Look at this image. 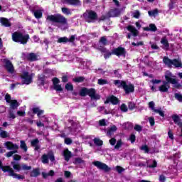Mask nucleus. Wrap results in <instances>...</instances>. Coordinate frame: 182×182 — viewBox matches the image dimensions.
Wrapping results in <instances>:
<instances>
[{"label": "nucleus", "mask_w": 182, "mask_h": 182, "mask_svg": "<svg viewBox=\"0 0 182 182\" xmlns=\"http://www.w3.org/2000/svg\"><path fill=\"white\" fill-rule=\"evenodd\" d=\"M112 55H115L116 56L120 57V56H126V48L123 47H118L116 48H114L112 50Z\"/></svg>", "instance_id": "nucleus-11"}, {"label": "nucleus", "mask_w": 182, "mask_h": 182, "mask_svg": "<svg viewBox=\"0 0 182 182\" xmlns=\"http://www.w3.org/2000/svg\"><path fill=\"white\" fill-rule=\"evenodd\" d=\"M174 97L176 100H178V102H182V95L181 94L176 92L174 94Z\"/></svg>", "instance_id": "nucleus-44"}, {"label": "nucleus", "mask_w": 182, "mask_h": 182, "mask_svg": "<svg viewBox=\"0 0 182 182\" xmlns=\"http://www.w3.org/2000/svg\"><path fill=\"white\" fill-rule=\"evenodd\" d=\"M3 62L4 63V68L7 72H9V73H14V72H15V68H14V64H12L11 60L5 58Z\"/></svg>", "instance_id": "nucleus-9"}, {"label": "nucleus", "mask_w": 182, "mask_h": 182, "mask_svg": "<svg viewBox=\"0 0 182 182\" xmlns=\"http://www.w3.org/2000/svg\"><path fill=\"white\" fill-rule=\"evenodd\" d=\"M4 146H6L7 150H18L19 149L18 145L14 144L11 141L5 142Z\"/></svg>", "instance_id": "nucleus-18"}, {"label": "nucleus", "mask_w": 182, "mask_h": 182, "mask_svg": "<svg viewBox=\"0 0 182 182\" xmlns=\"http://www.w3.org/2000/svg\"><path fill=\"white\" fill-rule=\"evenodd\" d=\"M33 75H31L30 77H26L23 78V85H31L33 82Z\"/></svg>", "instance_id": "nucleus-32"}, {"label": "nucleus", "mask_w": 182, "mask_h": 182, "mask_svg": "<svg viewBox=\"0 0 182 182\" xmlns=\"http://www.w3.org/2000/svg\"><path fill=\"white\" fill-rule=\"evenodd\" d=\"M26 58L29 62H36L38 60V55L35 53H28Z\"/></svg>", "instance_id": "nucleus-24"}, {"label": "nucleus", "mask_w": 182, "mask_h": 182, "mask_svg": "<svg viewBox=\"0 0 182 182\" xmlns=\"http://www.w3.org/2000/svg\"><path fill=\"white\" fill-rule=\"evenodd\" d=\"M53 86H56L58 83L60 82V80H58V77H54L52 80Z\"/></svg>", "instance_id": "nucleus-53"}, {"label": "nucleus", "mask_w": 182, "mask_h": 182, "mask_svg": "<svg viewBox=\"0 0 182 182\" xmlns=\"http://www.w3.org/2000/svg\"><path fill=\"white\" fill-rule=\"evenodd\" d=\"M9 104V119H16V116H15V113H16V111L15 109H18L21 104L16 100H12Z\"/></svg>", "instance_id": "nucleus-7"}, {"label": "nucleus", "mask_w": 182, "mask_h": 182, "mask_svg": "<svg viewBox=\"0 0 182 182\" xmlns=\"http://www.w3.org/2000/svg\"><path fill=\"white\" fill-rule=\"evenodd\" d=\"M148 14L149 16H157V15H159V9H155L152 11H149Z\"/></svg>", "instance_id": "nucleus-35"}, {"label": "nucleus", "mask_w": 182, "mask_h": 182, "mask_svg": "<svg viewBox=\"0 0 182 182\" xmlns=\"http://www.w3.org/2000/svg\"><path fill=\"white\" fill-rule=\"evenodd\" d=\"M99 43H102L104 46H106V45H107V38H106V37H105V36H102L100 38Z\"/></svg>", "instance_id": "nucleus-40"}, {"label": "nucleus", "mask_w": 182, "mask_h": 182, "mask_svg": "<svg viewBox=\"0 0 182 182\" xmlns=\"http://www.w3.org/2000/svg\"><path fill=\"white\" fill-rule=\"evenodd\" d=\"M85 163V161L82 159V158H75V161H73L74 164H83Z\"/></svg>", "instance_id": "nucleus-37"}, {"label": "nucleus", "mask_w": 182, "mask_h": 182, "mask_svg": "<svg viewBox=\"0 0 182 182\" xmlns=\"http://www.w3.org/2000/svg\"><path fill=\"white\" fill-rule=\"evenodd\" d=\"M114 85L117 86L119 89L122 88L125 92V95H130L134 92V85L129 83L127 85V82L125 80H114Z\"/></svg>", "instance_id": "nucleus-1"}, {"label": "nucleus", "mask_w": 182, "mask_h": 182, "mask_svg": "<svg viewBox=\"0 0 182 182\" xmlns=\"http://www.w3.org/2000/svg\"><path fill=\"white\" fill-rule=\"evenodd\" d=\"M99 126H106V119H102L99 121Z\"/></svg>", "instance_id": "nucleus-64"}, {"label": "nucleus", "mask_w": 182, "mask_h": 182, "mask_svg": "<svg viewBox=\"0 0 182 182\" xmlns=\"http://www.w3.org/2000/svg\"><path fill=\"white\" fill-rule=\"evenodd\" d=\"M171 119L175 124H177L181 129V137H182V119L178 114H173Z\"/></svg>", "instance_id": "nucleus-15"}, {"label": "nucleus", "mask_w": 182, "mask_h": 182, "mask_svg": "<svg viewBox=\"0 0 182 182\" xmlns=\"http://www.w3.org/2000/svg\"><path fill=\"white\" fill-rule=\"evenodd\" d=\"M165 79H166V82L168 83H171L172 85V83H176V79L173 78V73H166L165 74Z\"/></svg>", "instance_id": "nucleus-16"}, {"label": "nucleus", "mask_w": 182, "mask_h": 182, "mask_svg": "<svg viewBox=\"0 0 182 182\" xmlns=\"http://www.w3.org/2000/svg\"><path fill=\"white\" fill-rule=\"evenodd\" d=\"M94 144L96 146H103V141L100 140V139L95 138L94 139Z\"/></svg>", "instance_id": "nucleus-38"}, {"label": "nucleus", "mask_w": 182, "mask_h": 182, "mask_svg": "<svg viewBox=\"0 0 182 182\" xmlns=\"http://www.w3.org/2000/svg\"><path fill=\"white\" fill-rule=\"evenodd\" d=\"M63 4L71 5L73 6H77L80 5V0H64Z\"/></svg>", "instance_id": "nucleus-19"}, {"label": "nucleus", "mask_w": 182, "mask_h": 182, "mask_svg": "<svg viewBox=\"0 0 182 182\" xmlns=\"http://www.w3.org/2000/svg\"><path fill=\"white\" fill-rule=\"evenodd\" d=\"M0 23L2 26H4V28H10V26H12V23L9 21V19L5 17L0 18Z\"/></svg>", "instance_id": "nucleus-17"}, {"label": "nucleus", "mask_w": 182, "mask_h": 182, "mask_svg": "<svg viewBox=\"0 0 182 182\" xmlns=\"http://www.w3.org/2000/svg\"><path fill=\"white\" fill-rule=\"evenodd\" d=\"M163 63H164V65L168 66V68H171L172 66H174V68H181L182 69L181 61L178 59L173 58L171 60L168 56H164L163 58Z\"/></svg>", "instance_id": "nucleus-6"}, {"label": "nucleus", "mask_w": 182, "mask_h": 182, "mask_svg": "<svg viewBox=\"0 0 182 182\" xmlns=\"http://www.w3.org/2000/svg\"><path fill=\"white\" fill-rule=\"evenodd\" d=\"M112 55H113L112 51V52H109V51L108 50L107 52H106V53L104 54V58H105V59H109V58H110V56H112Z\"/></svg>", "instance_id": "nucleus-51"}, {"label": "nucleus", "mask_w": 182, "mask_h": 182, "mask_svg": "<svg viewBox=\"0 0 182 182\" xmlns=\"http://www.w3.org/2000/svg\"><path fill=\"white\" fill-rule=\"evenodd\" d=\"M129 141H131V143H134V141H136V135H134V134H132L129 136Z\"/></svg>", "instance_id": "nucleus-57"}, {"label": "nucleus", "mask_w": 182, "mask_h": 182, "mask_svg": "<svg viewBox=\"0 0 182 182\" xmlns=\"http://www.w3.org/2000/svg\"><path fill=\"white\" fill-rule=\"evenodd\" d=\"M133 17L135 18L136 19H139V18H140V11H139V10H136L133 14Z\"/></svg>", "instance_id": "nucleus-55"}, {"label": "nucleus", "mask_w": 182, "mask_h": 182, "mask_svg": "<svg viewBox=\"0 0 182 182\" xmlns=\"http://www.w3.org/2000/svg\"><path fill=\"white\" fill-rule=\"evenodd\" d=\"M33 114H37L38 117H41L43 114L44 111L39 109V107H33L32 109Z\"/></svg>", "instance_id": "nucleus-27"}, {"label": "nucleus", "mask_w": 182, "mask_h": 182, "mask_svg": "<svg viewBox=\"0 0 182 182\" xmlns=\"http://www.w3.org/2000/svg\"><path fill=\"white\" fill-rule=\"evenodd\" d=\"M123 144V142H122V139H119L117 141L116 145L114 146V149L116 150H119V149H120L122 147V145Z\"/></svg>", "instance_id": "nucleus-42"}, {"label": "nucleus", "mask_w": 182, "mask_h": 182, "mask_svg": "<svg viewBox=\"0 0 182 182\" xmlns=\"http://www.w3.org/2000/svg\"><path fill=\"white\" fill-rule=\"evenodd\" d=\"M46 20L53 23L60 25H68V18L60 14H55L47 16Z\"/></svg>", "instance_id": "nucleus-3"}, {"label": "nucleus", "mask_w": 182, "mask_h": 182, "mask_svg": "<svg viewBox=\"0 0 182 182\" xmlns=\"http://www.w3.org/2000/svg\"><path fill=\"white\" fill-rule=\"evenodd\" d=\"M163 83L164 84L159 86V92H168V89H170V85H168V82H166V81H164Z\"/></svg>", "instance_id": "nucleus-22"}, {"label": "nucleus", "mask_w": 182, "mask_h": 182, "mask_svg": "<svg viewBox=\"0 0 182 182\" xmlns=\"http://www.w3.org/2000/svg\"><path fill=\"white\" fill-rule=\"evenodd\" d=\"M31 147H34L35 151H38L41 149V145H39V139H35L31 141Z\"/></svg>", "instance_id": "nucleus-21"}, {"label": "nucleus", "mask_w": 182, "mask_h": 182, "mask_svg": "<svg viewBox=\"0 0 182 182\" xmlns=\"http://www.w3.org/2000/svg\"><path fill=\"white\" fill-rule=\"evenodd\" d=\"M172 85H174L173 87H175V89H180V87H181L182 86L181 84L178 83L176 79V83H172Z\"/></svg>", "instance_id": "nucleus-59"}, {"label": "nucleus", "mask_w": 182, "mask_h": 182, "mask_svg": "<svg viewBox=\"0 0 182 182\" xmlns=\"http://www.w3.org/2000/svg\"><path fill=\"white\" fill-rule=\"evenodd\" d=\"M127 29L129 31V32H131V33H132L133 36L134 37L139 35V31H137V29H136V28L132 25L128 26Z\"/></svg>", "instance_id": "nucleus-25"}, {"label": "nucleus", "mask_w": 182, "mask_h": 182, "mask_svg": "<svg viewBox=\"0 0 182 182\" xmlns=\"http://www.w3.org/2000/svg\"><path fill=\"white\" fill-rule=\"evenodd\" d=\"M93 166H95V167L98 168L99 170H103L105 173H109L112 170L109 166H107L106 164L103 162H100L99 161H96L92 162Z\"/></svg>", "instance_id": "nucleus-8"}, {"label": "nucleus", "mask_w": 182, "mask_h": 182, "mask_svg": "<svg viewBox=\"0 0 182 182\" xmlns=\"http://www.w3.org/2000/svg\"><path fill=\"white\" fill-rule=\"evenodd\" d=\"M140 150H143L144 153H149L150 152V148L147 145H143L140 147Z\"/></svg>", "instance_id": "nucleus-41"}, {"label": "nucleus", "mask_w": 182, "mask_h": 182, "mask_svg": "<svg viewBox=\"0 0 182 182\" xmlns=\"http://www.w3.org/2000/svg\"><path fill=\"white\" fill-rule=\"evenodd\" d=\"M11 164L13 168L16 170V171H21V164H19L18 162L11 161Z\"/></svg>", "instance_id": "nucleus-30"}, {"label": "nucleus", "mask_w": 182, "mask_h": 182, "mask_svg": "<svg viewBox=\"0 0 182 182\" xmlns=\"http://www.w3.org/2000/svg\"><path fill=\"white\" fill-rule=\"evenodd\" d=\"M117 141V140L116 139V138H111L109 139V144H111V146H114Z\"/></svg>", "instance_id": "nucleus-62"}, {"label": "nucleus", "mask_w": 182, "mask_h": 182, "mask_svg": "<svg viewBox=\"0 0 182 182\" xmlns=\"http://www.w3.org/2000/svg\"><path fill=\"white\" fill-rule=\"evenodd\" d=\"M134 130H136V132H138L139 133H140V132H142L143 130V127H141L139 124H136L134 127Z\"/></svg>", "instance_id": "nucleus-46"}, {"label": "nucleus", "mask_w": 182, "mask_h": 182, "mask_svg": "<svg viewBox=\"0 0 182 182\" xmlns=\"http://www.w3.org/2000/svg\"><path fill=\"white\" fill-rule=\"evenodd\" d=\"M28 41H29V34L23 35V45H26Z\"/></svg>", "instance_id": "nucleus-52"}, {"label": "nucleus", "mask_w": 182, "mask_h": 182, "mask_svg": "<svg viewBox=\"0 0 182 182\" xmlns=\"http://www.w3.org/2000/svg\"><path fill=\"white\" fill-rule=\"evenodd\" d=\"M121 11L119 9L115 8L113 9H110L107 13V16L108 18H117V16H120Z\"/></svg>", "instance_id": "nucleus-14"}, {"label": "nucleus", "mask_w": 182, "mask_h": 182, "mask_svg": "<svg viewBox=\"0 0 182 182\" xmlns=\"http://www.w3.org/2000/svg\"><path fill=\"white\" fill-rule=\"evenodd\" d=\"M124 170V168H123L122 166H116V171H117V173H119V174L123 173V171Z\"/></svg>", "instance_id": "nucleus-60"}, {"label": "nucleus", "mask_w": 182, "mask_h": 182, "mask_svg": "<svg viewBox=\"0 0 182 182\" xmlns=\"http://www.w3.org/2000/svg\"><path fill=\"white\" fill-rule=\"evenodd\" d=\"M121 110L122 112H124V113H126V112H127L128 109H127V105H126V104H122L121 105V107H120Z\"/></svg>", "instance_id": "nucleus-56"}, {"label": "nucleus", "mask_w": 182, "mask_h": 182, "mask_svg": "<svg viewBox=\"0 0 182 182\" xmlns=\"http://www.w3.org/2000/svg\"><path fill=\"white\" fill-rule=\"evenodd\" d=\"M0 168H1L2 171H4V173H9V176L10 177H14V178H17L18 180H23V176L18 174V173H15V171H14V169L12 168H11V166H3L2 165V161L0 160Z\"/></svg>", "instance_id": "nucleus-5"}, {"label": "nucleus", "mask_w": 182, "mask_h": 182, "mask_svg": "<svg viewBox=\"0 0 182 182\" xmlns=\"http://www.w3.org/2000/svg\"><path fill=\"white\" fill-rule=\"evenodd\" d=\"M41 161L43 164H48L49 163V156L48 154H44L41 156Z\"/></svg>", "instance_id": "nucleus-33"}, {"label": "nucleus", "mask_w": 182, "mask_h": 182, "mask_svg": "<svg viewBox=\"0 0 182 182\" xmlns=\"http://www.w3.org/2000/svg\"><path fill=\"white\" fill-rule=\"evenodd\" d=\"M73 82H74L75 83H82V82H85V77H75L73 78Z\"/></svg>", "instance_id": "nucleus-31"}, {"label": "nucleus", "mask_w": 182, "mask_h": 182, "mask_svg": "<svg viewBox=\"0 0 182 182\" xmlns=\"http://www.w3.org/2000/svg\"><path fill=\"white\" fill-rule=\"evenodd\" d=\"M149 120L150 126L153 127V126L156 124V122L154 121V117H151L149 118Z\"/></svg>", "instance_id": "nucleus-54"}, {"label": "nucleus", "mask_w": 182, "mask_h": 182, "mask_svg": "<svg viewBox=\"0 0 182 182\" xmlns=\"http://www.w3.org/2000/svg\"><path fill=\"white\" fill-rule=\"evenodd\" d=\"M109 103H112V105H116L120 103V100H119V98H117V97L114 95H111L107 97L106 100L105 101V105H107Z\"/></svg>", "instance_id": "nucleus-13"}, {"label": "nucleus", "mask_w": 182, "mask_h": 182, "mask_svg": "<svg viewBox=\"0 0 182 182\" xmlns=\"http://www.w3.org/2000/svg\"><path fill=\"white\" fill-rule=\"evenodd\" d=\"M149 29L151 32H156V31H157V27L156 26V24L151 23L149 24Z\"/></svg>", "instance_id": "nucleus-45"}, {"label": "nucleus", "mask_w": 182, "mask_h": 182, "mask_svg": "<svg viewBox=\"0 0 182 182\" xmlns=\"http://www.w3.org/2000/svg\"><path fill=\"white\" fill-rule=\"evenodd\" d=\"M97 83L100 86H103V85H107L109 82H107V80L100 78L98 80Z\"/></svg>", "instance_id": "nucleus-39"}, {"label": "nucleus", "mask_w": 182, "mask_h": 182, "mask_svg": "<svg viewBox=\"0 0 182 182\" xmlns=\"http://www.w3.org/2000/svg\"><path fill=\"white\" fill-rule=\"evenodd\" d=\"M82 16L85 22L88 23H93V22H96L98 19L97 13L93 10H87L86 12L82 14Z\"/></svg>", "instance_id": "nucleus-4"}, {"label": "nucleus", "mask_w": 182, "mask_h": 182, "mask_svg": "<svg viewBox=\"0 0 182 182\" xmlns=\"http://www.w3.org/2000/svg\"><path fill=\"white\" fill-rule=\"evenodd\" d=\"M149 168H156L157 167V161L154 160L153 164L148 166Z\"/></svg>", "instance_id": "nucleus-58"}, {"label": "nucleus", "mask_w": 182, "mask_h": 182, "mask_svg": "<svg viewBox=\"0 0 182 182\" xmlns=\"http://www.w3.org/2000/svg\"><path fill=\"white\" fill-rule=\"evenodd\" d=\"M46 79V76L45 75H38V86H45Z\"/></svg>", "instance_id": "nucleus-26"}, {"label": "nucleus", "mask_w": 182, "mask_h": 182, "mask_svg": "<svg viewBox=\"0 0 182 182\" xmlns=\"http://www.w3.org/2000/svg\"><path fill=\"white\" fill-rule=\"evenodd\" d=\"M108 18L107 16L102 15L99 18H97L98 22H102V21H106V18Z\"/></svg>", "instance_id": "nucleus-63"}, {"label": "nucleus", "mask_w": 182, "mask_h": 182, "mask_svg": "<svg viewBox=\"0 0 182 182\" xmlns=\"http://www.w3.org/2000/svg\"><path fill=\"white\" fill-rule=\"evenodd\" d=\"M4 99L6 102V103H10L12 102V100H11V95H9L8 93L6 94Z\"/></svg>", "instance_id": "nucleus-47"}, {"label": "nucleus", "mask_w": 182, "mask_h": 182, "mask_svg": "<svg viewBox=\"0 0 182 182\" xmlns=\"http://www.w3.org/2000/svg\"><path fill=\"white\" fill-rule=\"evenodd\" d=\"M32 14H33L36 19H41L42 16H43V13L42 12V10L38 9V10H31Z\"/></svg>", "instance_id": "nucleus-23"}, {"label": "nucleus", "mask_w": 182, "mask_h": 182, "mask_svg": "<svg viewBox=\"0 0 182 182\" xmlns=\"http://www.w3.org/2000/svg\"><path fill=\"white\" fill-rule=\"evenodd\" d=\"M128 109L130 110H134V109H136V104L133 102H128Z\"/></svg>", "instance_id": "nucleus-43"}, {"label": "nucleus", "mask_w": 182, "mask_h": 182, "mask_svg": "<svg viewBox=\"0 0 182 182\" xmlns=\"http://www.w3.org/2000/svg\"><path fill=\"white\" fill-rule=\"evenodd\" d=\"M48 154L49 160H50V161H52V162L55 161V155L53 154V153L49 152Z\"/></svg>", "instance_id": "nucleus-49"}, {"label": "nucleus", "mask_w": 182, "mask_h": 182, "mask_svg": "<svg viewBox=\"0 0 182 182\" xmlns=\"http://www.w3.org/2000/svg\"><path fill=\"white\" fill-rule=\"evenodd\" d=\"M12 39L14 42H20L23 45V34H22V33L14 32L12 34Z\"/></svg>", "instance_id": "nucleus-12"}, {"label": "nucleus", "mask_w": 182, "mask_h": 182, "mask_svg": "<svg viewBox=\"0 0 182 182\" xmlns=\"http://www.w3.org/2000/svg\"><path fill=\"white\" fill-rule=\"evenodd\" d=\"M75 39H76V34L72 35L70 38L68 37L59 38L57 42L58 43H68V42H70V43H75Z\"/></svg>", "instance_id": "nucleus-10"}, {"label": "nucleus", "mask_w": 182, "mask_h": 182, "mask_svg": "<svg viewBox=\"0 0 182 182\" xmlns=\"http://www.w3.org/2000/svg\"><path fill=\"white\" fill-rule=\"evenodd\" d=\"M73 143V141L70 138H65V144L68 145H70Z\"/></svg>", "instance_id": "nucleus-61"}, {"label": "nucleus", "mask_w": 182, "mask_h": 182, "mask_svg": "<svg viewBox=\"0 0 182 182\" xmlns=\"http://www.w3.org/2000/svg\"><path fill=\"white\" fill-rule=\"evenodd\" d=\"M65 90L68 92H73V85L71 82H68L65 86Z\"/></svg>", "instance_id": "nucleus-36"}, {"label": "nucleus", "mask_w": 182, "mask_h": 182, "mask_svg": "<svg viewBox=\"0 0 182 182\" xmlns=\"http://www.w3.org/2000/svg\"><path fill=\"white\" fill-rule=\"evenodd\" d=\"M79 95L81 96V97H86V96H89L93 100H100L101 97L100 95L96 93V89H89L85 87L80 89Z\"/></svg>", "instance_id": "nucleus-2"}, {"label": "nucleus", "mask_w": 182, "mask_h": 182, "mask_svg": "<svg viewBox=\"0 0 182 182\" xmlns=\"http://www.w3.org/2000/svg\"><path fill=\"white\" fill-rule=\"evenodd\" d=\"M61 11L64 15H72V11H70V9L66 7H62Z\"/></svg>", "instance_id": "nucleus-34"}, {"label": "nucleus", "mask_w": 182, "mask_h": 182, "mask_svg": "<svg viewBox=\"0 0 182 182\" xmlns=\"http://www.w3.org/2000/svg\"><path fill=\"white\" fill-rule=\"evenodd\" d=\"M41 174V170L39 168H36L33 169L31 172H30V177H39Z\"/></svg>", "instance_id": "nucleus-28"}, {"label": "nucleus", "mask_w": 182, "mask_h": 182, "mask_svg": "<svg viewBox=\"0 0 182 182\" xmlns=\"http://www.w3.org/2000/svg\"><path fill=\"white\" fill-rule=\"evenodd\" d=\"M161 43L164 45V46H165L166 50H168V48H170L168 40H167L166 37H164L163 38H161Z\"/></svg>", "instance_id": "nucleus-29"}, {"label": "nucleus", "mask_w": 182, "mask_h": 182, "mask_svg": "<svg viewBox=\"0 0 182 182\" xmlns=\"http://www.w3.org/2000/svg\"><path fill=\"white\" fill-rule=\"evenodd\" d=\"M54 90H56L57 92H62V90H63V88H62V85H54Z\"/></svg>", "instance_id": "nucleus-50"}, {"label": "nucleus", "mask_w": 182, "mask_h": 182, "mask_svg": "<svg viewBox=\"0 0 182 182\" xmlns=\"http://www.w3.org/2000/svg\"><path fill=\"white\" fill-rule=\"evenodd\" d=\"M0 137L2 139H6V137H8V132L6 131H1L0 132Z\"/></svg>", "instance_id": "nucleus-48"}, {"label": "nucleus", "mask_w": 182, "mask_h": 182, "mask_svg": "<svg viewBox=\"0 0 182 182\" xmlns=\"http://www.w3.org/2000/svg\"><path fill=\"white\" fill-rule=\"evenodd\" d=\"M63 156L65 161H69L72 159V151H69L68 149H66L63 152Z\"/></svg>", "instance_id": "nucleus-20"}]
</instances>
